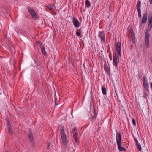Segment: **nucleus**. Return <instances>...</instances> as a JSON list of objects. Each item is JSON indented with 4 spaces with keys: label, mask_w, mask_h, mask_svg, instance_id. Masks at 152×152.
<instances>
[{
    "label": "nucleus",
    "mask_w": 152,
    "mask_h": 152,
    "mask_svg": "<svg viewBox=\"0 0 152 152\" xmlns=\"http://www.w3.org/2000/svg\"><path fill=\"white\" fill-rule=\"evenodd\" d=\"M149 24L148 25V30H146L145 34V41H149V31L152 28V16L151 18L148 20Z\"/></svg>",
    "instance_id": "f257e3e1"
},
{
    "label": "nucleus",
    "mask_w": 152,
    "mask_h": 152,
    "mask_svg": "<svg viewBox=\"0 0 152 152\" xmlns=\"http://www.w3.org/2000/svg\"><path fill=\"white\" fill-rule=\"evenodd\" d=\"M60 134L61 138L64 145H66L68 142L66 134L65 133L64 127L62 126L61 129L60 130Z\"/></svg>",
    "instance_id": "f03ea898"
},
{
    "label": "nucleus",
    "mask_w": 152,
    "mask_h": 152,
    "mask_svg": "<svg viewBox=\"0 0 152 152\" xmlns=\"http://www.w3.org/2000/svg\"><path fill=\"white\" fill-rule=\"evenodd\" d=\"M121 55L117 54H115L113 56V64L116 67H117L119 62V58Z\"/></svg>",
    "instance_id": "7ed1b4c3"
},
{
    "label": "nucleus",
    "mask_w": 152,
    "mask_h": 152,
    "mask_svg": "<svg viewBox=\"0 0 152 152\" xmlns=\"http://www.w3.org/2000/svg\"><path fill=\"white\" fill-rule=\"evenodd\" d=\"M98 36L101 39V43H102L105 42V35L104 31L99 32L98 33Z\"/></svg>",
    "instance_id": "20e7f679"
},
{
    "label": "nucleus",
    "mask_w": 152,
    "mask_h": 152,
    "mask_svg": "<svg viewBox=\"0 0 152 152\" xmlns=\"http://www.w3.org/2000/svg\"><path fill=\"white\" fill-rule=\"evenodd\" d=\"M28 10L30 14L31 15L33 18L36 19L37 18V16L36 13L34 10L33 8L29 7Z\"/></svg>",
    "instance_id": "39448f33"
},
{
    "label": "nucleus",
    "mask_w": 152,
    "mask_h": 152,
    "mask_svg": "<svg viewBox=\"0 0 152 152\" xmlns=\"http://www.w3.org/2000/svg\"><path fill=\"white\" fill-rule=\"evenodd\" d=\"M116 50L117 51V54H116L121 55V44L119 42H117L116 44Z\"/></svg>",
    "instance_id": "423d86ee"
},
{
    "label": "nucleus",
    "mask_w": 152,
    "mask_h": 152,
    "mask_svg": "<svg viewBox=\"0 0 152 152\" xmlns=\"http://www.w3.org/2000/svg\"><path fill=\"white\" fill-rule=\"evenodd\" d=\"M77 129L76 128H73L72 130V132L74 134L73 135V137L76 142H77L78 141V139L77 137V135H78V134L77 132Z\"/></svg>",
    "instance_id": "0eeeda50"
},
{
    "label": "nucleus",
    "mask_w": 152,
    "mask_h": 152,
    "mask_svg": "<svg viewBox=\"0 0 152 152\" xmlns=\"http://www.w3.org/2000/svg\"><path fill=\"white\" fill-rule=\"evenodd\" d=\"M73 23L75 27H79L80 26V23L77 19L74 18L73 19Z\"/></svg>",
    "instance_id": "6e6552de"
},
{
    "label": "nucleus",
    "mask_w": 152,
    "mask_h": 152,
    "mask_svg": "<svg viewBox=\"0 0 152 152\" xmlns=\"http://www.w3.org/2000/svg\"><path fill=\"white\" fill-rule=\"evenodd\" d=\"M117 143L121 142V137L120 133H117L116 134Z\"/></svg>",
    "instance_id": "1a4fd4ad"
},
{
    "label": "nucleus",
    "mask_w": 152,
    "mask_h": 152,
    "mask_svg": "<svg viewBox=\"0 0 152 152\" xmlns=\"http://www.w3.org/2000/svg\"><path fill=\"white\" fill-rule=\"evenodd\" d=\"M118 145V150L120 151H125L126 150V149L121 146V143H117Z\"/></svg>",
    "instance_id": "9d476101"
},
{
    "label": "nucleus",
    "mask_w": 152,
    "mask_h": 152,
    "mask_svg": "<svg viewBox=\"0 0 152 152\" xmlns=\"http://www.w3.org/2000/svg\"><path fill=\"white\" fill-rule=\"evenodd\" d=\"M118 145V150L120 151H125L126 150V149L121 146V143H117Z\"/></svg>",
    "instance_id": "9b49d317"
},
{
    "label": "nucleus",
    "mask_w": 152,
    "mask_h": 152,
    "mask_svg": "<svg viewBox=\"0 0 152 152\" xmlns=\"http://www.w3.org/2000/svg\"><path fill=\"white\" fill-rule=\"evenodd\" d=\"M7 127L9 129V133L10 134L12 135L13 134V132H12V130L11 129V126L10 125V122H9V121H7Z\"/></svg>",
    "instance_id": "f8f14e48"
},
{
    "label": "nucleus",
    "mask_w": 152,
    "mask_h": 152,
    "mask_svg": "<svg viewBox=\"0 0 152 152\" xmlns=\"http://www.w3.org/2000/svg\"><path fill=\"white\" fill-rule=\"evenodd\" d=\"M147 15L146 13H145L144 14L142 20V23H146L147 20Z\"/></svg>",
    "instance_id": "ddd939ff"
},
{
    "label": "nucleus",
    "mask_w": 152,
    "mask_h": 152,
    "mask_svg": "<svg viewBox=\"0 0 152 152\" xmlns=\"http://www.w3.org/2000/svg\"><path fill=\"white\" fill-rule=\"evenodd\" d=\"M28 136L31 142L34 140V138L32 135V133L30 129H29L28 133Z\"/></svg>",
    "instance_id": "4468645a"
},
{
    "label": "nucleus",
    "mask_w": 152,
    "mask_h": 152,
    "mask_svg": "<svg viewBox=\"0 0 152 152\" xmlns=\"http://www.w3.org/2000/svg\"><path fill=\"white\" fill-rule=\"evenodd\" d=\"M141 7V2L140 1H138L136 5V7H137V10H140Z\"/></svg>",
    "instance_id": "2eb2a0df"
},
{
    "label": "nucleus",
    "mask_w": 152,
    "mask_h": 152,
    "mask_svg": "<svg viewBox=\"0 0 152 152\" xmlns=\"http://www.w3.org/2000/svg\"><path fill=\"white\" fill-rule=\"evenodd\" d=\"M143 85L146 89L147 90H148L149 88V86L148 83L144 81L143 83Z\"/></svg>",
    "instance_id": "dca6fc26"
},
{
    "label": "nucleus",
    "mask_w": 152,
    "mask_h": 152,
    "mask_svg": "<svg viewBox=\"0 0 152 152\" xmlns=\"http://www.w3.org/2000/svg\"><path fill=\"white\" fill-rule=\"evenodd\" d=\"M102 92L103 94L104 95H106L107 94L106 92V90L105 88L104 87H102Z\"/></svg>",
    "instance_id": "f3484780"
},
{
    "label": "nucleus",
    "mask_w": 152,
    "mask_h": 152,
    "mask_svg": "<svg viewBox=\"0 0 152 152\" xmlns=\"http://www.w3.org/2000/svg\"><path fill=\"white\" fill-rule=\"evenodd\" d=\"M90 6V3L88 0H87L86 1L85 6L88 8Z\"/></svg>",
    "instance_id": "a211bd4d"
},
{
    "label": "nucleus",
    "mask_w": 152,
    "mask_h": 152,
    "mask_svg": "<svg viewBox=\"0 0 152 152\" xmlns=\"http://www.w3.org/2000/svg\"><path fill=\"white\" fill-rule=\"evenodd\" d=\"M41 51H42V53H43V54L44 55H45L47 54V53L46 52V51L45 48L42 47H41Z\"/></svg>",
    "instance_id": "6ab92c4d"
},
{
    "label": "nucleus",
    "mask_w": 152,
    "mask_h": 152,
    "mask_svg": "<svg viewBox=\"0 0 152 152\" xmlns=\"http://www.w3.org/2000/svg\"><path fill=\"white\" fill-rule=\"evenodd\" d=\"M53 5L51 4V5L48 6L47 7L48 9H49L50 10H51L53 9Z\"/></svg>",
    "instance_id": "aec40b11"
},
{
    "label": "nucleus",
    "mask_w": 152,
    "mask_h": 152,
    "mask_svg": "<svg viewBox=\"0 0 152 152\" xmlns=\"http://www.w3.org/2000/svg\"><path fill=\"white\" fill-rule=\"evenodd\" d=\"M145 46L147 48H148L149 47V41H145Z\"/></svg>",
    "instance_id": "412c9836"
},
{
    "label": "nucleus",
    "mask_w": 152,
    "mask_h": 152,
    "mask_svg": "<svg viewBox=\"0 0 152 152\" xmlns=\"http://www.w3.org/2000/svg\"><path fill=\"white\" fill-rule=\"evenodd\" d=\"M138 16L139 17L141 18V10L137 11Z\"/></svg>",
    "instance_id": "4be33fe9"
},
{
    "label": "nucleus",
    "mask_w": 152,
    "mask_h": 152,
    "mask_svg": "<svg viewBox=\"0 0 152 152\" xmlns=\"http://www.w3.org/2000/svg\"><path fill=\"white\" fill-rule=\"evenodd\" d=\"M138 149L139 151H141V147L140 144L137 145Z\"/></svg>",
    "instance_id": "5701e85b"
},
{
    "label": "nucleus",
    "mask_w": 152,
    "mask_h": 152,
    "mask_svg": "<svg viewBox=\"0 0 152 152\" xmlns=\"http://www.w3.org/2000/svg\"><path fill=\"white\" fill-rule=\"evenodd\" d=\"M132 121L133 124L134 125L136 126V122L135 120L134 119H132Z\"/></svg>",
    "instance_id": "b1692460"
},
{
    "label": "nucleus",
    "mask_w": 152,
    "mask_h": 152,
    "mask_svg": "<svg viewBox=\"0 0 152 152\" xmlns=\"http://www.w3.org/2000/svg\"><path fill=\"white\" fill-rule=\"evenodd\" d=\"M134 138V140L136 142V145H140V144L139 142H138V141L137 140V139L135 138Z\"/></svg>",
    "instance_id": "393cba45"
},
{
    "label": "nucleus",
    "mask_w": 152,
    "mask_h": 152,
    "mask_svg": "<svg viewBox=\"0 0 152 152\" xmlns=\"http://www.w3.org/2000/svg\"><path fill=\"white\" fill-rule=\"evenodd\" d=\"M57 98H55V104L56 105H57V104H56V102H57Z\"/></svg>",
    "instance_id": "a878e982"
},
{
    "label": "nucleus",
    "mask_w": 152,
    "mask_h": 152,
    "mask_svg": "<svg viewBox=\"0 0 152 152\" xmlns=\"http://www.w3.org/2000/svg\"><path fill=\"white\" fill-rule=\"evenodd\" d=\"M76 35L77 36H80V33L78 32H76Z\"/></svg>",
    "instance_id": "bb28decb"
},
{
    "label": "nucleus",
    "mask_w": 152,
    "mask_h": 152,
    "mask_svg": "<svg viewBox=\"0 0 152 152\" xmlns=\"http://www.w3.org/2000/svg\"><path fill=\"white\" fill-rule=\"evenodd\" d=\"M149 2L150 4H152V0H149Z\"/></svg>",
    "instance_id": "cd10ccee"
},
{
    "label": "nucleus",
    "mask_w": 152,
    "mask_h": 152,
    "mask_svg": "<svg viewBox=\"0 0 152 152\" xmlns=\"http://www.w3.org/2000/svg\"><path fill=\"white\" fill-rule=\"evenodd\" d=\"M47 145H48V146H49V143H47Z\"/></svg>",
    "instance_id": "c85d7f7f"
},
{
    "label": "nucleus",
    "mask_w": 152,
    "mask_h": 152,
    "mask_svg": "<svg viewBox=\"0 0 152 152\" xmlns=\"http://www.w3.org/2000/svg\"><path fill=\"white\" fill-rule=\"evenodd\" d=\"M151 88H152V83H151Z\"/></svg>",
    "instance_id": "c756f323"
},
{
    "label": "nucleus",
    "mask_w": 152,
    "mask_h": 152,
    "mask_svg": "<svg viewBox=\"0 0 152 152\" xmlns=\"http://www.w3.org/2000/svg\"><path fill=\"white\" fill-rule=\"evenodd\" d=\"M47 149H49V147H47Z\"/></svg>",
    "instance_id": "7c9ffc66"
},
{
    "label": "nucleus",
    "mask_w": 152,
    "mask_h": 152,
    "mask_svg": "<svg viewBox=\"0 0 152 152\" xmlns=\"http://www.w3.org/2000/svg\"><path fill=\"white\" fill-rule=\"evenodd\" d=\"M139 141H141V140L140 139V140H139Z\"/></svg>",
    "instance_id": "2f4dec72"
}]
</instances>
